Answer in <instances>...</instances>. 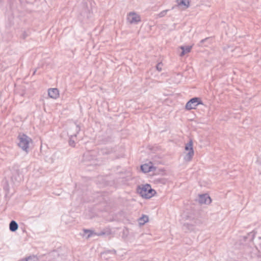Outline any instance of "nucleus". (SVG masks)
Masks as SVG:
<instances>
[{
  "mask_svg": "<svg viewBox=\"0 0 261 261\" xmlns=\"http://www.w3.org/2000/svg\"><path fill=\"white\" fill-rule=\"evenodd\" d=\"M198 105H203L202 101L200 98L193 97L187 102L185 109L187 110L195 109Z\"/></svg>",
  "mask_w": 261,
  "mask_h": 261,
  "instance_id": "nucleus-4",
  "label": "nucleus"
},
{
  "mask_svg": "<svg viewBox=\"0 0 261 261\" xmlns=\"http://www.w3.org/2000/svg\"><path fill=\"white\" fill-rule=\"evenodd\" d=\"M180 48L182 49V51L180 54V56H183L185 54L190 52L191 50V46H186V47L184 46H181Z\"/></svg>",
  "mask_w": 261,
  "mask_h": 261,
  "instance_id": "nucleus-15",
  "label": "nucleus"
},
{
  "mask_svg": "<svg viewBox=\"0 0 261 261\" xmlns=\"http://www.w3.org/2000/svg\"><path fill=\"white\" fill-rule=\"evenodd\" d=\"M176 2L178 6H184L186 8L189 6V0H176Z\"/></svg>",
  "mask_w": 261,
  "mask_h": 261,
  "instance_id": "nucleus-14",
  "label": "nucleus"
},
{
  "mask_svg": "<svg viewBox=\"0 0 261 261\" xmlns=\"http://www.w3.org/2000/svg\"><path fill=\"white\" fill-rule=\"evenodd\" d=\"M85 232L88 233L87 238L91 237L94 234V232L92 230L88 229L85 230Z\"/></svg>",
  "mask_w": 261,
  "mask_h": 261,
  "instance_id": "nucleus-20",
  "label": "nucleus"
},
{
  "mask_svg": "<svg viewBox=\"0 0 261 261\" xmlns=\"http://www.w3.org/2000/svg\"><path fill=\"white\" fill-rule=\"evenodd\" d=\"M127 20L130 23L136 24L141 21V18L140 16L136 13L130 12L128 15Z\"/></svg>",
  "mask_w": 261,
  "mask_h": 261,
  "instance_id": "nucleus-8",
  "label": "nucleus"
},
{
  "mask_svg": "<svg viewBox=\"0 0 261 261\" xmlns=\"http://www.w3.org/2000/svg\"><path fill=\"white\" fill-rule=\"evenodd\" d=\"M168 11V10H165L164 11H162L159 14V16L160 17H162L165 16V15L167 14V12Z\"/></svg>",
  "mask_w": 261,
  "mask_h": 261,
  "instance_id": "nucleus-21",
  "label": "nucleus"
},
{
  "mask_svg": "<svg viewBox=\"0 0 261 261\" xmlns=\"http://www.w3.org/2000/svg\"><path fill=\"white\" fill-rule=\"evenodd\" d=\"M105 234V233L103 231H101L100 232H99L98 233H94V234L97 235V236H102V235H104Z\"/></svg>",
  "mask_w": 261,
  "mask_h": 261,
  "instance_id": "nucleus-25",
  "label": "nucleus"
},
{
  "mask_svg": "<svg viewBox=\"0 0 261 261\" xmlns=\"http://www.w3.org/2000/svg\"><path fill=\"white\" fill-rule=\"evenodd\" d=\"M3 188L4 190L6 192V194H8L9 192L10 187L8 182L6 180L4 181Z\"/></svg>",
  "mask_w": 261,
  "mask_h": 261,
  "instance_id": "nucleus-18",
  "label": "nucleus"
},
{
  "mask_svg": "<svg viewBox=\"0 0 261 261\" xmlns=\"http://www.w3.org/2000/svg\"><path fill=\"white\" fill-rule=\"evenodd\" d=\"M212 39H211V38H209V37H207L204 39H202L200 41V42L198 44V45L199 46H207L208 45V44H204V43L205 42H207L208 44H210L211 43L210 41Z\"/></svg>",
  "mask_w": 261,
  "mask_h": 261,
  "instance_id": "nucleus-16",
  "label": "nucleus"
},
{
  "mask_svg": "<svg viewBox=\"0 0 261 261\" xmlns=\"http://www.w3.org/2000/svg\"><path fill=\"white\" fill-rule=\"evenodd\" d=\"M48 96L53 99H57L59 95V90L57 88L49 89L48 91Z\"/></svg>",
  "mask_w": 261,
  "mask_h": 261,
  "instance_id": "nucleus-10",
  "label": "nucleus"
},
{
  "mask_svg": "<svg viewBox=\"0 0 261 261\" xmlns=\"http://www.w3.org/2000/svg\"><path fill=\"white\" fill-rule=\"evenodd\" d=\"M137 190L142 197L147 199L152 197L156 193L155 191L152 189L148 184L139 186Z\"/></svg>",
  "mask_w": 261,
  "mask_h": 261,
  "instance_id": "nucleus-1",
  "label": "nucleus"
},
{
  "mask_svg": "<svg viewBox=\"0 0 261 261\" xmlns=\"http://www.w3.org/2000/svg\"><path fill=\"white\" fill-rule=\"evenodd\" d=\"M198 202L200 204H210L211 202V199L208 194H202L199 196Z\"/></svg>",
  "mask_w": 261,
  "mask_h": 261,
  "instance_id": "nucleus-9",
  "label": "nucleus"
},
{
  "mask_svg": "<svg viewBox=\"0 0 261 261\" xmlns=\"http://www.w3.org/2000/svg\"><path fill=\"white\" fill-rule=\"evenodd\" d=\"M142 171L144 173H147L150 171H154L155 168L152 166H150L148 164H144L141 166Z\"/></svg>",
  "mask_w": 261,
  "mask_h": 261,
  "instance_id": "nucleus-12",
  "label": "nucleus"
},
{
  "mask_svg": "<svg viewBox=\"0 0 261 261\" xmlns=\"http://www.w3.org/2000/svg\"><path fill=\"white\" fill-rule=\"evenodd\" d=\"M185 150L187 151V153L185 156V160L187 161H190L194 155V150L193 148V141L190 140L189 142L186 144Z\"/></svg>",
  "mask_w": 261,
  "mask_h": 261,
  "instance_id": "nucleus-5",
  "label": "nucleus"
},
{
  "mask_svg": "<svg viewBox=\"0 0 261 261\" xmlns=\"http://www.w3.org/2000/svg\"><path fill=\"white\" fill-rule=\"evenodd\" d=\"M148 217L146 215H143L142 217L139 218V222L140 225H144L146 222H148Z\"/></svg>",
  "mask_w": 261,
  "mask_h": 261,
  "instance_id": "nucleus-17",
  "label": "nucleus"
},
{
  "mask_svg": "<svg viewBox=\"0 0 261 261\" xmlns=\"http://www.w3.org/2000/svg\"><path fill=\"white\" fill-rule=\"evenodd\" d=\"M74 129L75 130V133H72L71 132L68 133V134L70 136L69 140V144L70 146L72 147H74L75 146V142L73 138V137H76V135L80 131L81 128L79 125L75 124L74 127Z\"/></svg>",
  "mask_w": 261,
  "mask_h": 261,
  "instance_id": "nucleus-7",
  "label": "nucleus"
},
{
  "mask_svg": "<svg viewBox=\"0 0 261 261\" xmlns=\"http://www.w3.org/2000/svg\"><path fill=\"white\" fill-rule=\"evenodd\" d=\"M16 173L17 174V176H15L14 174H13L12 176V180H13L14 179H15L16 181H17V182H19L21 180V177H20L19 176V174H18V173H17L16 172Z\"/></svg>",
  "mask_w": 261,
  "mask_h": 261,
  "instance_id": "nucleus-19",
  "label": "nucleus"
},
{
  "mask_svg": "<svg viewBox=\"0 0 261 261\" xmlns=\"http://www.w3.org/2000/svg\"><path fill=\"white\" fill-rule=\"evenodd\" d=\"M18 228V225L14 220H12L9 224V229L12 232L16 231Z\"/></svg>",
  "mask_w": 261,
  "mask_h": 261,
  "instance_id": "nucleus-13",
  "label": "nucleus"
},
{
  "mask_svg": "<svg viewBox=\"0 0 261 261\" xmlns=\"http://www.w3.org/2000/svg\"><path fill=\"white\" fill-rule=\"evenodd\" d=\"M94 2L92 0H83L82 10L81 12V15L89 17L91 12L92 11L93 7L94 6Z\"/></svg>",
  "mask_w": 261,
  "mask_h": 261,
  "instance_id": "nucleus-3",
  "label": "nucleus"
},
{
  "mask_svg": "<svg viewBox=\"0 0 261 261\" xmlns=\"http://www.w3.org/2000/svg\"><path fill=\"white\" fill-rule=\"evenodd\" d=\"M17 138L19 141L18 146L28 153L29 144L32 141V139L24 134H19Z\"/></svg>",
  "mask_w": 261,
  "mask_h": 261,
  "instance_id": "nucleus-2",
  "label": "nucleus"
},
{
  "mask_svg": "<svg viewBox=\"0 0 261 261\" xmlns=\"http://www.w3.org/2000/svg\"><path fill=\"white\" fill-rule=\"evenodd\" d=\"M162 63L161 62V63H158L156 66V69L159 71H161L162 70Z\"/></svg>",
  "mask_w": 261,
  "mask_h": 261,
  "instance_id": "nucleus-22",
  "label": "nucleus"
},
{
  "mask_svg": "<svg viewBox=\"0 0 261 261\" xmlns=\"http://www.w3.org/2000/svg\"><path fill=\"white\" fill-rule=\"evenodd\" d=\"M112 253V254H116V251L115 250H107V251H106L105 253Z\"/></svg>",
  "mask_w": 261,
  "mask_h": 261,
  "instance_id": "nucleus-24",
  "label": "nucleus"
},
{
  "mask_svg": "<svg viewBox=\"0 0 261 261\" xmlns=\"http://www.w3.org/2000/svg\"><path fill=\"white\" fill-rule=\"evenodd\" d=\"M25 258L26 260H27V261H35V256H30Z\"/></svg>",
  "mask_w": 261,
  "mask_h": 261,
  "instance_id": "nucleus-23",
  "label": "nucleus"
},
{
  "mask_svg": "<svg viewBox=\"0 0 261 261\" xmlns=\"http://www.w3.org/2000/svg\"><path fill=\"white\" fill-rule=\"evenodd\" d=\"M83 157L85 162L94 161L96 159L93 152H87L84 154Z\"/></svg>",
  "mask_w": 261,
  "mask_h": 261,
  "instance_id": "nucleus-11",
  "label": "nucleus"
},
{
  "mask_svg": "<svg viewBox=\"0 0 261 261\" xmlns=\"http://www.w3.org/2000/svg\"><path fill=\"white\" fill-rule=\"evenodd\" d=\"M201 223L200 220L198 219H193L190 223H186L183 225V229L186 231L194 230L195 227L199 225Z\"/></svg>",
  "mask_w": 261,
  "mask_h": 261,
  "instance_id": "nucleus-6",
  "label": "nucleus"
},
{
  "mask_svg": "<svg viewBox=\"0 0 261 261\" xmlns=\"http://www.w3.org/2000/svg\"><path fill=\"white\" fill-rule=\"evenodd\" d=\"M36 71V70H35V71L33 73V74H34L35 73Z\"/></svg>",
  "mask_w": 261,
  "mask_h": 261,
  "instance_id": "nucleus-26",
  "label": "nucleus"
}]
</instances>
